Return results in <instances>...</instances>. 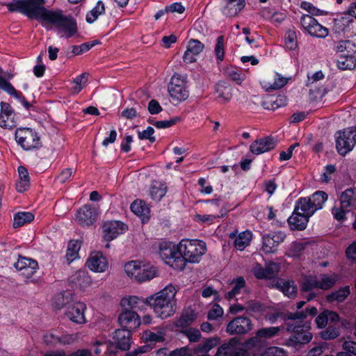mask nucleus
Listing matches in <instances>:
<instances>
[{
	"label": "nucleus",
	"mask_w": 356,
	"mask_h": 356,
	"mask_svg": "<svg viewBox=\"0 0 356 356\" xmlns=\"http://www.w3.org/2000/svg\"><path fill=\"white\" fill-rule=\"evenodd\" d=\"M44 0H13L6 4L10 12H19L29 18L37 19L49 29L54 26L58 34L69 38L77 31L76 23L71 16L65 15L60 10H48L43 6Z\"/></svg>",
	"instance_id": "f257e3e1"
},
{
	"label": "nucleus",
	"mask_w": 356,
	"mask_h": 356,
	"mask_svg": "<svg viewBox=\"0 0 356 356\" xmlns=\"http://www.w3.org/2000/svg\"><path fill=\"white\" fill-rule=\"evenodd\" d=\"M177 288L172 284L146 298V305L150 307L156 317L165 319L173 316L177 309Z\"/></svg>",
	"instance_id": "f03ea898"
},
{
	"label": "nucleus",
	"mask_w": 356,
	"mask_h": 356,
	"mask_svg": "<svg viewBox=\"0 0 356 356\" xmlns=\"http://www.w3.org/2000/svg\"><path fill=\"white\" fill-rule=\"evenodd\" d=\"M179 251L184 259V268L186 262L198 263L207 252L206 243L196 239H182L179 242Z\"/></svg>",
	"instance_id": "7ed1b4c3"
},
{
	"label": "nucleus",
	"mask_w": 356,
	"mask_h": 356,
	"mask_svg": "<svg viewBox=\"0 0 356 356\" xmlns=\"http://www.w3.org/2000/svg\"><path fill=\"white\" fill-rule=\"evenodd\" d=\"M159 253L161 258L175 270L184 269V259L179 251V243L176 245L170 241L160 243Z\"/></svg>",
	"instance_id": "20e7f679"
},
{
	"label": "nucleus",
	"mask_w": 356,
	"mask_h": 356,
	"mask_svg": "<svg viewBox=\"0 0 356 356\" xmlns=\"http://www.w3.org/2000/svg\"><path fill=\"white\" fill-rule=\"evenodd\" d=\"M327 200L326 193L319 191L309 197L300 198L297 202L295 210L310 218L317 210L323 207Z\"/></svg>",
	"instance_id": "39448f33"
},
{
	"label": "nucleus",
	"mask_w": 356,
	"mask_h": 356,
	"mask_svg": "<svg viewBox=\"0 0 356 356\" xmlns=\"http://www.w3.org/2000/svg\"><path fill=\"white\" fill-rule=\"evenodd\" d=\"M339 207H333L332 213L337 220H343L348 212L356 209V190L348 188L342 192L339 198Z\"/></svg>",
	"instance_id": "423d86ee"
},
{
	"label": "nucleus",
	"mask_w": 356,
	"mask_h": 356,
	"mask_svg": "<svg viewBox=\"0 0 356 356\" xmlns=\"http://www.w3.org/2000/svg\"><path fill=\"white\" fill-rule=\"evenodd\" d=\"M168 91L173 101L180 103L189 97V91L186 87V81L184 76L175 74L168 84Z\"/></svg>",
	"instance_id": "0eeeda50"
},
{
	"label": "nucleus",
	"mask_w": 356,
	"mask_h": 356,
	"mask_svg": "<svg viewBox=\"0 0 356 356\" xmlns=\"http://www.w3.org/2000/svg\"><path fill=\"white\" fill-rule=\"evenodd\" d=\"M356 145V127H350L336 134V147L339 154L346 155Z\"/></svg>",
	"instance_id": "6e6552de"
},
{
	"label": "nucleus",
	"mask_w": 356,
	"mask_h": 356,
	"mask_svg": "<svg viewBox=\"0 0 356 356\" xmlns=\"http://www.w3.org/2000/svg\"><path fill=\"white\" fill-rule=\"evenodd\" d=\"M17 143L25 150H31L41 146L40 138L30 128H19L15 131Z\"/></svg>",
	"instance_id": "1a4fd4ad"
},
{
	"label": "nucleus",
	"mask_w": 356,
	"mask_h": 356,
	"mask_svg": "<svg viewBox=\"0 0 356 356\" xmlns=\"http://www.w3.org/2000/svg\"><path fill=\"white\" fill-rule=\"evenodd\" d=\"M281 328L280 327H268L258 330L254 336L245 341L246 346L254 348L260 346L266 339H271L278 334Z\"/></svg>",
	"instance_id": "9d476101"
},
{
	"label": "nucleus",
	"mask_w": 356,
	"mask_h": 356,
	"mask_svg": "<svg viewBox=\"0 0 356 356\" xmlns=\"http://www.w3.org/2000/svg\"><path fill=\"white\" fill-rule=\"evenodd\" d=\"M253 329L252 321L245 316H237L227 325V332L230 334H245Z\"/></svg>",
	"instance_id": "9b49d317"
},
{
	"label": "nucleus",
	"mask_w": 356,
	"mask_h": 356,
	"mask_svg": "<svg viewBox=\"0 0 356 356\" xmlns=\"http://www.w3.org/2000/svg\"><path fill=\"white\" fill-rule=\"evenodd\" d=\"M86 266L92 272L103 273L108 270V261L100 252H92L88 257Z\"/></svg>",
	"instance_id": "f8f14e48"
},
{
	"label": "nucleus",
	"mask_w": 356,
	"mask_h": 356,
	"mask_svg": "<svg viewBox=\"0 0 356 356\" xmlns=\"http://www.w3.org/2000/svg\"><path fill=\"white\" fill-rule=\"evenodd\" d=\"M300 326H294L292 324H287V330L293 331L295 334L289 339L291 343L306 344L310 342L313 338L312 334L309 331L310 326L308 323L302 325V329L300 330Z\"/></svg>",
	"instance_id": "ddd939ff"
},
{
	"label": "nucleus",
	"mask_w": 356,
	"mask_h": 356,
	"mask_svg": "<svg viewBox=\"0 0 356 356\" xmlns=\"http://www.w3.org/2000/svg\"><path fill=\"white\" fill-rule=\"evenodd\" d=\"M286 237L284 232H278L273 235L267 234L263 237L261 250L265 254H274L277 252L278 245Z\"/></svg>",
	"instance_id": "4468645a"
},
{
	"label": "nucleus",
	"mask_w": 356,
	"mask_h": 356,
	"mask_svg": "<svg viewBox=\"0 0 356 356\" xmlns=\"http://www.w3.org/2000/svg\"><path fill=\"white\" fill-rule=\"evenodd\" d=\"M86 309V305L85 303L77 302L69 306L65 314L72 322L76 324H84L86 322L84 314Z\"/></svg>",
	"instance_id": "2eb2a0df"
},
{
	"label": "nucleus",
	"mask_w": 356,
	"mask_h": 356,
	"mask_svg": "<svg viewBox=\"0 0 356 356\" xmlns=\"http://www.w3.org/2000/svg\"><path fill=\"white\" fill-rule=\"evenodd\" d=\"M17 124L15 114L12 107L8 103H1L0 127L3 129H11Z\"/></svg>",
	"instance_id": "dca6fc26"
},
{
	"label": "nucleus",
	"mask_w": 356,
	"mask_h": 356,
	"mask_svg": "<svg viewBox=\"0 0 356 356\" xmlns=\"http://www.w3.org/2000/svg\"><path fill=\"white\" fill-rule=\"evenodd\" d=\"M104 238L108 241L115 238L118 236L123 234L127 227L125 224L120 221L106 222L102 226Z\"/></svg>",
	"instance_id": "f3484780"
},
{
	"label": "nucleus",
	"mask_w": 356,
	"mask_h": 356,
	"mask_svg": "<svg viewBox=\"0 0 356 356\" xmlns=\"http://www.w3.org/2000/svg\"><path fill=\"white\" fill-rule=\"evenodd\" d=\"M15 267L21 272L22 276L25 279H29L36 272L38 265L35 260L20 257L15 264Z\"/></svg>",
	"instance_id": "a211bd4d"
},
{
	"label": "nucleus",
	"mask_w": 356,
	"mask_h": 356,
	"mask_svg": "<svg viewBox=\"0 0 356 356\" xmlns=\"http://www.w3.org/2000/svg\"><path fill=\"white\" fill-rule=\"evenodd\" d=\"M97 217L96 209L89 205H84L75 216V220L82 226H89L93 224Z\"/></svg>",
	"instance_id": "6ab92c4d"
},
{
	"label": "nucleus",
	"mask_w": 356,
	"mask_h": 356,
	"mask_svg": "<svg viewBox=\"0 0 356 356\" xmlns=\"http://www.w3.org/2000/svg\"><path fill=\"white\" fill-rule=\"evenodd\" d=\"M120 325L129 330L136 329L141 324L138 314L134 311L122 310L118 317Z\"/></svg>",
	"instance_id": "aec40b11"
},
{
	"label": "nucleus",
	"mask_w": 356,
	"mask_h": 356,
	"mask_svg": "<svg viewBox=\"0 0 356 356\" xmlns=\"http://www.w3.org/2000/svg\"><path fill=\"white\" fill-rule=\"evenodd\" d=\"M288 79L279 74L273 73L264 76L261 83L266 90H277L287 83Z\"/></svg>",
	"instance_id": "412c9836"
},
{
	"label": "nucleus",
	"mask_w": 356,
	"mask_h": 356,
	"mask_svg": "<svg viewBox=\"0 0 356 356\" xmlns=\"http://www.w3.org/2000/svg\"><path fill=\"white\" fill-rule=\"evenodd\" d=\"M277 145V142L271 137H264L254 141L250 149L254 154H261L266 152L270 151Z\"/></svg>",
	"instance_id": "4be33fe9"
},
{
	"label": "nucleus",
	"mask_w": 356,
	"mask_h": 356,
	"mask_svg": "<svg viewBox=\"0 0 356 356\" xmlns=\"http://www.w3.org/2000/svg\"><path fill=\"white\" fill-rule=\"evenodd\" d=\"M204 45L199 40L191 39L189 40L186 51H185L183 59L186 63H192L197 60L196 56H198L204 49Z\"/></svg>",
	"instance_id": "5701e85b"
},
{
	"label": "nucleus",
	"mask_w": 356,
	"mask_h": 356,
	"mask_svg": "<svg viewBox=\"0 0 356 356\" xmlns=\"http://www.w3.org/2000/svg\"><path fill=\"white\" fill-rule=\"evenodd\" d=\"M245 7V0H224L222 13L228 17L236 16Z\"/></svg>",
	"instance_id": "b1692460"
},
{
	"label": "nucleus",
	"mask_w": 356,
	"mask_h": 356,
	"mask_svg": "<svg viewBox=\"0 0 356 356\" xmlns=\"http://www.w3.org/2000/svg\"><path fill=\"white\" fill-rule=\"evenodd\" d=\"M232 289L225 294V298L228 300L236 298V296L243 293L248 292L245 281L242 277H238L234 279L230 283Z\"/></svg>",
	"instance_id": "393cba45"
},
{
	"label": "nucleus",
	"mask_w": 356,
	"mask_h": 356,
	"mask_svg": "<svg viewBox=\"0 0 356 356\" xmlns=\"http://www.w3.org/2000/svg\"><path fill=\"white\" fill-rule=\"evenodd\" d=\"M245 350L233 343L221 345L217 350L216 356H245Z\"/></svg>",
	"instance_id": "a878e982"
},
{
	"label": "nucleus",
	"mask_w": 356,
	"mask_h": 356,
	"mask_svg": "<svg viewBox=\"0 0 356 356\" xmlns=\"http://www.w3.org/2000/svg\"><path fill=\"white\" fill-rule=\"evenodd\" d=\"M309 217L306 216L294 209L293 214L289 218L288 222L293 230H303L306 228Z\"/></svg>",
	"instance_id": "bb28decb"
},
{
	"label": "nucleus",
	"mask_w": 356,
	"mask_h": 356,
	"mask_svg": "<svg viewBox=\"0 0 356 356\" xmlns=\"http://www.w3.org/2000/svg\"><path fill=\"white\" fill-rule=\"evenodd\" d=\"M138 273L137 282L141 283L156 277L158 275V270L156 267L142 261Z\"/></svg>",
	"instance_id": "cd10ccee"
},
{
	"label": "nucleus",
	"mask_w": 356,
	"mask_h": 356,
	"mask_svg": "<svg viewBox=\"0 0 356 356\" xmlns=\"http://www.w3.org/2000/svg\"><path fill=\"white\" fill-rule=\"evenodd\" d=\"M130 331L127 329L116 330L113 333V339L117 346L122 350H127L130 346Z\"/></svg>",
	"instance_id": "c85d7f7f"
},
{
	"label": "nucleus",
	"mask_w": 356,
	"mask_h": 356,
	"mask_svg": "<svg viewBox=\"0 0 356 356\" xmlns=\"http://www.w3.org/2000/svg\"><path fill=\"white\" fill-rule=\"evenodd\" d=\"M120 305L124 310L141 309L146 305V298L143 299L135 296H129L123 298Z\"/></svg>",
	"instance_id": "c756f323"
},
{
	"label": "nucleus",
	"mask_w": 356,
	"mask_h": 356,
	"mask_svg": "<svg viewBox=\"0 0 356 356\" xmlns=\"http://www.w3.org/2000/svg\"><path fill=\"white\" fill-rule=\"evenodd\" d=\"M273 286L289 298H293L296 295L297 288L293 281L277 280Z\"/></svg>",
	"instance_id": "7c9ffc66"
},
{
	"label": "nucleus",
	"mask_w": 356,
	"mask_h": 356,
	"mask_svg": "<svg viewBox=\"0 0 356 356\" xmlns=\"http://www.w3.org/2000/svg\"><path fill=\"white\" fill-rule=\"evenodd\" d=\"M19 181L16 184V189L19 193L26 191L30 186V177L27 169L24 166L18 168Z\"/></svg>",
	"instance_id": "2f4dec72"
},
{
	"label": "nucleus",
	"mask_w": 356,
	"mask_h": 356,
	"mask_svg": "<svg viewBox=\"0 0 356 356\" xmlns=\"http://www.w3.org/2000/svg\"><path fill=\"white\" fill-rule=\"evenodd\" d=\"M131 210L133 213L138 216L142 218L144 222L145 220L148 219L149 214V208L147 207L145 202L142 200H136L131 204Z\"/></svg>",
	"instance_id": "473e14b6"
},
{
	"label": "nucleus",
	"mask_w": 356,
	"mask_h": 356,
	"mask_svg": "<svg viewBox=\"0 0 356 356\" xmlns=\"http://www.w3.org/2000/svg\"><path fill=\"white\" fill-rule=\"evenodd\" d=\"M220 343L218 337H212L206 339L202 343L198 344L194 349L193 353L197 355L200 353L207 354L209 350L216 347Z\"/></svg>",
	"instance_id": "72a5a7b5"
},
{
	"label": "nucleus",
	"mask_w": 356,
	"mask_h": 356,
	"mask_svg": "<svg viewBox=\"0 0 356 356\" xmlns=\"http://www.w3.org/2000/svg\"><path fill=\"white\" fill-rule=\"evenodd\" d=\"M72 282L83 289L88 287L92 284L90 276L84 270L76 271L73 275Z\"/></svg>",
	"instance_id": "f704fd0d"
},
{
	"label": "nucleus",
	"mask_w": 356,
	"mask_h": 356,
	"mask_svg": "<svg viewBox=\"0 0 356 356\" xmlns=\"http://www.w3.org/2000/svg\"><path fill=\"white\" fill-rule=\"evenodd\" d=\"M252 234L250 231L242 232L238 234L234 241V245L238 250H243L250 243Z\"/></svg>",
	"instance_id": "c9c22d12"
},
{
	"label": "nucleus",
	"mask_w": 356,
	"mask_h": 356,
	"mask_svg": "<svg viewBox=\"0 0 356 356\" xmlns=\"http://www.w3.org/2000/svg\"><path fill=\"white\" fill-rule=\"evenodd\" d=\"M217 98L221 104H226L232 97V88L224 84H218L216 86Z\"/></svg>",
	"instance_id": "e433bc0d"
},
{
	"label": "nucleus",
	"mask_w": 356,
	"mask_h": 356,
	"mask_svg": "<svg viewBox=\"0 0 356 356\" xmlns=\"http://www.w3.org/2000/svg\"><path fill=\"white\" fill-rule=\"evenodd\" d=\"M337 66L343 70H352L356 66V60L352 54H341L337 59Z\"/></svg>",
	"instance_id": "4c0bfd02"
},
{
	"label": "nucleus",
	"mask_w": 356,
	"mask_h": 356,
	"mask_svg": "<svg viewBox=\"0 0 356 356\" xmlns=\"http://www.w3.org/2000/svg\"><path fill=\"white\" fill-rule=\"evenodd\" d=\"M317 280L318 289L327 290L335 284L337 276L335 274L321 275L319 277H317Z\"/></svg>",
	"instance_id": "58836bf2"
},
{
	"label": "nucleus",
	"mask_w": 356,
	"mask_h": 356,
	"mask_svg": "<svg viewBox=\"0 0 356 356\" xmlns=\"http://www.w3.org/2000/svg\"><path fill=\"white\" fill-rule=\"evenodd\" d=\"M142 261H131L126 263L124 266V270L128 277L134 279L137 282L139 275V270Z\"/></svg>",
	"instance_id": "ea45409f"
},
{
	"label": "nucleus",
	"mask_w": 356,
	"mask_h": 356,
	"mask_svg": "<svg viewBox=\"0 0 356 356\" xmlns=\"http://www.w3.org/2000/svg\"><path fill=\"white\" fill-rule=\"evenodd\" d=\"M167 188L164 184L159 181L152 183L150 189V195L156 201H159L165 195Z\"/></svg>",
	"instance_id": "a19ab883"
},
{
	"label": "nucleus",
	"mask_w": 356,
	"mask_h": 356,
	"mask_svg": "<svg viewBox=\"0 0 356 356\" xmlns=\"http://www.w3.org/2000/svg\"><path fill=\"white\" fill-rule=\"evenodd\" d=\"M81 248V242L79 241H70L66 252V259L69 264L79 257V251Z\"/></svg>",
	"instance_id": "79ce46f5"
},
{
	"label": "nucleus",
	"mask_w": 356,
	"mask_h": 356,
	"mask_svg": "<svg viewBox=\"0 0 356 356\" xmlns=\"http://www.w3.org/2000/svg\"><path fill=\"white\" fill-rule=\"evenodd\" d=\"M34 219V216L31 212H19L15 215L13 227H19L26 223H29Z\"/></svg>",
	"instance_id": "37998d69"
},
{
	"label": "nucleus",
	"mask_w": 356,
	"mask_h": 356,
	"mask_svg": "<svg viewBox=\"0 0 356 356\" xmlns=\"http://www.w3.org/2000/svg\"><path fill=\"white\" fill-rule=\"evenodd\" d=\"M350 294V288L348 286H343L338 291L332 292L327 296V300L332 302L337 301L338 302H343Z\"/></svg>",
	"instance_id": "c03bdc74"
},
{
	"label": "nucleus",
	"mask_w": 356,
	"mask_h": 356,
	"mask_svg": "<svg viewBox=\"0 0 356 356\" xmlns=\"http://www.w3.org/2000/svg\"><path fill=\"white\" fill-rule=\"evenodd\" d=\"M225 74L227 77L238 84H241L245 78V75L241 70L234 66L227 67L225 69Z\"/></svg>",
	"instance_id": "a18cd8bd"
},
{
	"label": "nucleus",
	"mask_w": 356,
	"mask_h": 356,
	"mask_svg": "<svg viewBox=\"0 0 356 356\" xmlns=\"http://www.w3.org/2000/svg\"><path fill=\"white\" fill-rule=\"evenodd\" d=\"M72 300L71 293L61 292L56 294L54 298V305L57 309H61L69 304Z\"/></svg>",
	"instance_id": "49530a36"
},
{
	"label": "nucleus",
	"mask_w": 356,
	"mask_h": 356,
	"mask_svg": "<svg viewBox=\"0 0 356 356\" xmlns=\"http://www.w3.org/2000/svg\"><path fill=\"white\" fill-rule=\"evenodd\" d=\"M105 12V6L102 1H99L92 10L86 15V20L89 23L94 22L99 15Z\"/></svg>",
	"instance_id": "de8ad7c7"
},
{
	"label": "nucleus",
	"mask_w": 356,
	"mask_h": 356,
	"mask_svg": "<svg viewBox=\"0 0 356 356\" xmlns=\"http://www.w3.org/2000/svg\"><path fill=\"white\" fill-rule=\"evenodd\" d=\"M88 79V74L87 73H83L74 79L72 82L74 86L72 88V92L74 94H78L86 86Z\"/></svg>",
	"instance_id": "09e8293b"
},
{
	"label": "nucleus",
	"mask_w": 356,
	"mask_h": 356,
	"mask_svg": "<svg viewBox=\"0 0 356 356\" xmlns=\"http://www.w3.org/2000/svg\"><path fill=\"white\" fill-rule=\"evenodd\" d=\"M0 89L13 96L15 99L21 98V92H18L11 83L1 76H0Z\"/></svg>",
	"instance_id": "8fccbe9b"
},
{
	"label": "nucleus",
	"mask_w": 356,
	"mask_h": 356,
	"mask_svg": "<svg viewBox=\"0 0 356 356\" xmlns=\"http://www.w3.org/2000/svg\"><path fill=\"white\" fill-rule=\"evenodd\" d=\"M316 22L317 20L310 15H303L300 19L302 27L309 35Z\"/></svg>",
	"instance_id": "3c124183"
},
{
	"label": "nucleus",
	"mask_w": 356,
	"mask_h": 356,
	"mask_svg": "<svg viewBox=\"0 0 356 356\" xmlns=\"http://www.w3.org/2000/svg\"><path fill=\"white\" fill-rule=\"evenodd\" d=\"M226 214L225 209L223 208H221L220 210V212L217 215H211V214H205V215H200L197 214L195 216V220L199 222H207L209 224H211L213 222L214 219L216 218H221L223 217Z\"/></svg>",
	"instance_id": "603ef678"
},
{
	"label": "nucleus",
	"mask_w": 356,
	"mask_h": 356,
	"mask_svg": "<svg viewBox=\"0 0 356 356\" xmlns=\"http://www.w3.org/2000/svg\"><path fill=\"white\" fill-rule=\"evenodd\" d=\"M337 51L343 54H352L355 51L354 44L348 40L340 41L336 47Z\"/></svg>",
	"instance_id": "864d4df0"
},
{
	"label": "nucleus",
	"mask_w": 356,
	"mask_h": 356,
	"mask_svg": "<svg viewBox=\"0 0 356 356\" xmlns=\"http://www.w3.org/2000/svg\"><path fill=\"white\" fill-rule=\"evenodd\" d=\"M328 29L317 22L314 25V27L312 29L310 35L318 38H325L328 35Z\"/></svg>",
	"instance_id": "5fc2aeb1"
},
{
	"label": "nucleus",
	"mask_w": 356,
	"mask_h": 356,
	"mask_svg": "<svg viewBox=\"0 0 356 356\" xmlns=\"http://www.w3.org/2000/svg\"><path fill=\"white\" fill-rule=\"evenodd\" d=\"M285 45L291 50L295 49L297 47V36L294 31L289 30L285 35Z\"/></svg>",
	"instance_id": "6e6d98bb"
},
{
	"label": "nucleus",
	"mask_w": 356,
	"mask_h": 356,
	"mask_svg": "<svg viewBox=\"0 0 356 356\" xmlns=\"http://www.w3.org/2000/svg\"><path fill=\"white\" fill-rule=\"evenodd\" d=\"M302 290L308 291L313 289L318 288V280L316 277H306L302 282Z\"/></svg>",
	"instance_id": "4d7b16f0"
},
{
	"label": "nucleus",
	"mask_w": 356,
	"mask_h": 356,
	"mask_svg": "<svg viewBox=\"0 0 356 356\" xmlns=\"http://www.w3.org/2000/svg\"><path fill=\"white\" fill-rule=\"evenodd\" d=\"M79 336V332L63 334L60 336L59 344L63 346L72 344L78 340Z\"/></svg>",
	"instance_id": "13d9d810"
},
{
	"label": "nucleus",
	"mask_w": 356,
	"mask_h": 356,
	"mask_svg": "<svg viewBox=\"0 0 356 356\" xmlns=\"http://www.w3.org/2000/svg\"><path fill=\"white\" fill-rule=\"evenodd\" d=\"M42 339L46 345L53 346L59 344L60 336L49 331L44 334Z\"/></svg>",
	"instance_id": "bf43d9fd"
},
{
	"label": "nucleus",
	"mask_w": 356,
	"mask_h": 356,
	"mask_svg": "<svg viewBox=\"0 0 356 356\" xmlns=\"http://www.w3.org/2000/svg\"><path fill=\"white\" fill-rule=\"evenodd\" d=\"M321 337L324 340H331L339 336V331L336 327H329L320 333Z\"/></svg>",
	"instance_id": "052dcab7"
},
{
	"label": "nucleus",
	"mask_w": 356,
	"mask_h": 356,
	"mask_svg": "<svg viewBox=\"0 0 356 356\" xmlns=\"http://www.w3.org/2000/svg\"><path fill=\"white\" fill-rule=\"evenodd\" d=\"M300 8L307 11L310 15L319 16L325 14V12L316 8L311 3L307 1L302 2Z\"/></svg>",
	"instance_id": "680f3d73"
},
{
	"label": "nucleus",
	"mask_w": 356,
	"mask_h": 356,
	"mask_svg": "<svg viewBox=\"0 0 356 356\" xmlns=\"http://www.w3.org/2000/svg\"><path fill=\"white\" fill-rule=\"evenodd\" d=\"M263 356H286V353L282 348L272 346L264 350Z\"/></svg>",
	"instance_id": "e2e57ef3"
},
{
	"label": "nucleus",
	"mask_w": 356,
	"mask_h": 356,
	"mask_svg": "<svg viewBox=\"0 0 356 356\" xmlns=\"http://www.w3.org/2000/svg\"><path fill=\"white\" fill-rule=\"evenodd\" d=\"M223 36H219L217 39V42L215 47V54L217 59L219 61H222L224 59V44H223Z\"/></svg>",
	"instance_id": "0e129e2a"
},
{
	"label": "nucleus",
	"mask_w": 356,
	"mask_h": 356,
	"mask_svg": "<svg viewBox=\"0 0 356 356\" xmlns=\"http://www.w3.org/2000/svg\"><path fill=\"white\" fill-rule=\"evenodd\" d=\"M143 337L149 341L159 342L164 339V334L162 332H158L156 333L146 331L143 334Z\"/></svg>",
	"instance_id": "69168bd1"
},
{
	"label": "nucleus",
	"mask_w": 356,
	"mask_h": 356,
	"mask_svg": "<svg viewBox=\"0 0 356 356\" xmlns=\"http://www.w3.org/2000/svg\"><path fill=\"white\" fill-rule=\"evenodd\" d=\"M245 312L249 314L259 312L261 311V305L259 302L255 300H249L245 302Z\"/></svg>",
	"instance_id": "338daca9"
},
{
	"label": "nucleus",
	"mask_w": 356,
	"mask_h": 356,
	"mask_svg": "<svg viewBox=\"0 0 356 356\" xmlns=\"http://www.w3.org/2000/svg\"><path fill=\"white\" fill-rule=\"evenodd\" d=\"M223 314L222 308L218 305H214L208 313V318L209 320H217Z\"/></svg>",
	"instance_id": "774afa93"
}]
</instances>
